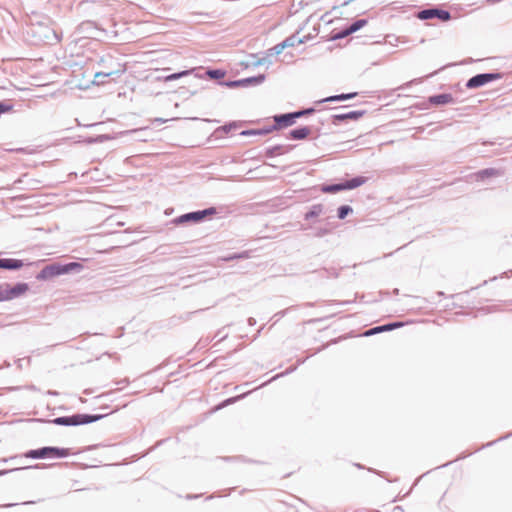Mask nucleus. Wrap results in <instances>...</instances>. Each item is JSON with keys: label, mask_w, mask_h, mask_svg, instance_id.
Masks as SVG:
<instances>
[{"label": "nucleus", "mask_w": 512, "mask_h": 512, "mask_svg": "<svg viewBox=\"0 0 512 512\" xmlns=\"http://www.w3.org/2000/svg\"><path fill=\"white\" fill-rule=\"evenodd\" d=\"M109 415L106 414H89V413H74L72 415L59 416L53 419H35V421L46 422L49 424L65 427H76L81 425H87L97 422L104 417Z\"/></svg>", "instance_id": "f257e3e1"}, {"label": "nucleus", "mask_w": 512, "mask_h": 512, "mask_svg": "<svg viewBox=\"0 0 512 512\" xmlns=\"http://www.w3.org/2000/svg\"><path fill=\"white\" fill-rule=\"evenodd\" d=\"M83 265L80 262L72 261L67 263L53 262L44 266L36 275L39 281L51 280L55 277L66 275L72 272H80Z\"/></svg>", "instance_id": "f03ea898"}, {"label": "nucleus", "mask_w": 512, "mask_h": 512, "mask_svg": "<svg viewBox=\"0 0 512 512\" xmlns=\"http://www.w3.org/2000/svg\"><path fill=\"white\" fill-rule=\"evenodd\" d=\"M217 213L218 209L214 206H211L202 210H195L184 213L180 216L175 217L171 222L176 226L186 224H199L212 219V217L215 216Z\"/></svg>", "instance_id": "7ed1b4c3"}, {"label": "nucleus", "mask_w": 512, "mask_h": 512, "mask_svg": "<svg viewBox=\"0 0 512 512\" xmlns=\"http://www.w3.org/2000/svg\"><path fill=\"white\" fill-rule=\"evenodd\" d=\"M368 181V177L358 175L350 179H342L337 183L322 184L320 191L327 194H335L341 191H348L364 185Z\"/></svg>", "instance_id": "20e7f679"}, {"label": "nucleus", "mask_w": 512, "mask_h": 512, "mask_svg": "<svg viewBox=\"0 0 512 512\" xmlns=\"http://www.w3.org/2000/svg\"><path fill=\"white\" fill-rule=\"evenodd\" d=\"M70 455L69 448H62L56 446H43L37 449H30L25 453V457L31 459H46V458H66Z\"/></svg>", "instance_id": "39448f33"}, {"label": "nucleus", "mask_w": 512, "mask_h": 512, "mask_svg": "<svg viewBox=\"0 0 512 512\" xmlns=\"http://www.w3.org/2000/svg\"><path fill=\"white\" fill-rule=\"evenodd\" d=\"M503 78V73L501 72H485L479 73L471 78H469L465 84L467 89H477L491 83L493 81H497Z\"/></svg>", "instance_id": "423d86ee"}, {"label": "nucleus", "mask_w": 512, "mask_h": 512, "mask_svg": "<svg viewBox=\"0 0 512 512\" xmlns=\"http://www.w3.org/2000/svg\"><path fill=\"white\" fill-rule=\"evenodd\" d=\"M266 79L265 74H258L237 80H223L219 82V85L227 88H246L261 85Z\"/></svg>", "instance_id": "0eeeda50"}, {"label": "nucleus", "mask_w": 512, "mask_h": 512, "mask_svg": "<svg viewBox=\"0 0 512 512\" xmlns=\"http://www.w3.org/2000/svg\"><path fill=\"white\" fill-rule=\"evenodd\" d=\"M416 17L420 20H431L438 19L442 22L449 21L451 19L450 11L441 8L440 6L434 5L425 9H422L416 13Z\"/></svg>", "instance_id": "6e6552de"}, {"label": "nucleus", "mask_w": 512, "mask_h": 512, "mask_svg": "<svg viewBox=\"0 0 512 512\" xmlns=\"http://www.w3.org/2000/svg\"><path fill=\"white\" fill-rule=\"evenodd\" d=\"M2 285L3 301L13 300L25 294L29 290V284L26 282H17L14 285L4 283Z\"/></svg>", "instance_id": "1a4fd4ad"}, {"label": "nucleus", "mask_w": 512, "mask_h": 512, "mask_svg": "<svg viewBox=\"0 0 512 512\" xmlns=\"http://www.w3.org/2000/svg\"><path fill=\"white\" fill-rule=\"evenodd\" d=\"M274 123L271 125L272 131L284 129L292 126L296 122L294 112L276 114L273 116Z\"/></svg>", "instance_id": "9d476101"}, {"label": "nucleus", "mask_w": 512, "mask_h": 512, "mask_svg": "<svg viewBox=\"0 0 512 512\" xmlns=\"http://www.w3.org/2000/svg\"><path fill=\"white\" fill-rule=\"evenodd\" d=\"M366 114V110H352L345 113L334 114L331 116V122L333 125H340L347 121H358Z\"/></svg>", "instance_id": "9b49d317"}, {"label": "nucleus", "mask_w": 512, "mask_h": 512, "mask_svg": "<svg viewBox=\"0 0 512 512\" xmlns=\"http://www.w3.org/2000/svg\"><path fill=\"white\" fill-rule=\"evenodd\" d=\"M403 326L404 323L399 321L385 323L368 329L367 331H365L364 336H372L382 332H389Z\"/></svg>", "instance_id": "f8f14e48"}, {"label": "nucleus", "mask_w": 512, "mask_h": 512, "mask_svg": "<svg viewBox=\"0 0 512 512\" xmlns=\"http://www.w3.org/2000/svg\"><path fill=\"white\" fill-rule=\"evenodd\" d=\"M427 101L432 106H443V105H447V104L456 103V101L451 93L434 94V95L429 96Z\"/></svg>", "instance_id": "ddd939ff"}, {"label": "nucleus", "mask_w": 512, "mask_h": 512, "mask_svg": "<svg viewBox=\"0 0 512 512\" xmlns=\"http://www.w3.org/2000/svg\"><path fill=\"white\" fill-rule=\"evenodd\" d=\"M313 131V126H298L294 129H291L286 138L293 140H304L306 139Z\"/></svg>", "instance_id": "4468645a"}, {"label": "nucleus", "mask_w": 512, "mask_h": 512, "mask_svg": "<svg viewBox=\"0 0 512 512\" xmlns=\"http://www.w3.org/2000/svg\"><path fill=\"white\" fill-rule=\"evenodd\" d=\"M225 75H226V71L224 69L207 68L206 70H204L203 73H196L195 77L200 78V79L209 78L212 80H217L219 83L220 81H223V78L225 77Z\"/></svg>", "instance_id": "2eb2a0df"}, {"label": "nucleus", "mask_w": 512, "mask_h": 512, "mask_svg": "<svg viewBox=\"0 0 512 512\" xmlns=\"http://www.w3.org/2000/svg\"><path fill=\"white\" fill-rule=\"evenodd\" d=\"M295 147V145H282V144H277V145H274V146H270V147H267L265 149V156L267 158H273L277 155H282V154H285V153H288L290 152L291 150H293Z\"/></svg>", "instance_id": "dca6fc26"}, {"label": "nucleus", "mask_w": 512, "mask_h": 512, "mask_svg": "<svg viewBox=\"0 0 512 512\" xmlns=\"http://www.w3.org/2000/svg\"><path fill=\"white\" fill-rule=\"evenodd\" d=\"M24 266V261L15 258H0V269L16 271Z\"/></svg>", "instance_id": "f3484780"}, {"label": "nucleus", "mask_w": 512, "mask_h": 512, "mask_svg": "<svg viewBox=\"0 0 512 512\" xmlns=\"http://www.w3.org/2000/svg\"><path fill=\"white\" fill-rule=\"evenodd\" d=\"M476 181H484L485 179L491 178V177H498L503 175V171L497 168H485L477 171L475 174Z\"/></svg>", "instance_id": "a211bd4d"}, {"label": "nucleus", "mask_w": 512, "mask_h": 512, "mask_svg": "<svg viewBox=\"0 0 512 512\" xmlns=\"http://www.w3.org/2000/svg\"><path fill=\"white\" fill-rule=\"evenodd\" d=\"M357 94H358L357 92H350V93H341V94L331 95L324 99L319 100L317 103L320 104V103H324V102L346 101V100L353 99L354 97L357 96Z\"/></svg>", "instance_id": "6ab92c4d"}, {"label": "nucleus", "mask_w": 512, "mask_h": 512, "mask_svg": "<svg viewBox=\"0 0 512 512\" xmlns=\"http://www.w3.org/2000/svg\"><path fill=\"white\" fill-rule=\"evenodd\" d=\"M240 125H241V123L237 122V121H231V122L225 123L224 125L218 127L214 131V135L216 137H221L223 134H228L232 130L237 129Z\"/></svg>", "instance_id": "aec40b11"}, {"label": "nucleus", "mask_w": 512, "mask_h": 512, "mask_svg": "<svg viewBox=\"0 0 512 512\" xmlns=\"http://www.w3.org/2000/svg\"><path fill=\"white\" fill-rule=\"evenodd\" d=\"M271 125L259 129H247L240 132L241 136H264L272 133Z\"/></svg>", "instance_id": "412c9836"}, {"label": "nucleus", "mask_w": 512, "mask_h": 512, "mask_svg": "<svg viewBox=\"0 0 512 512\" xmlns=\"http://www.w3.org/2000/svg\"><path fill=\"white\" fill-rule=\"evenodd\" d=\"M196 69H189V70H182V71H179V72H175V73H172V74H168V75H165V76H159L157 77L158 80H163L164 82H170V81H175V80H178L182 77H185V76H188L190 74H192Z\"/></svg>", "instance_id": "4be33fe9"}, {"label": "nucleus", "mask_w": 512, "mask_h": 512, "mask_svg": "<svg viewBox=\"0 0 512 512\" xmlns=\"http://www.w3.org/2000/svg\"><path fill=\"white\" fill-rule=\"evenodd\" d=\"M115 137L109 134H101L96 136H88L85 137L82 141L86 144H98V143H104L109 140L114 139Z\"/></svg>", "instance_id": "5701e85b"}, {"label": "nucleus", "mask_w": 512, "mask_h": 512, "mask_svg": "<svg viewBox=\"0 0 512 512\" xmlns=\"http://www.w3.org/2000/svg\"><path fill=\"white\" fill-rule=\"evenodd\" d=\"M323 210H324V206L322 204H314L304 214V219L306 221H309L315 217H318L320 214H322Z\"/></svg>", "instance_id": "b1692460"}, {"label": "nucleus", "mask_w": 512, "mask_h": 512, "mask_svg": "<svg viewBox=\"0 0 512 512\" xmlns=\"http://www.w3.org/2000/svg\"><path fill=\"white\" fill-rule=\"evenodd\" d=\"M251 58L253 59L252 61L242 62L241 64L245 68L258 67V66L263 65L265 63L271 64V61L269 60V58L267 56L266 57H262V58H256V55L252 54Z\"/></svg>", "instance_id": "393cba45"}, {"label": "nucleus", "mask_w": 512, "mask_h": 512, "mask_svg": "<svg viewBox=\"0 0 512 512\" xmlns=\"http://www.w3.org/2000/svg\"><path fill=\"white\" fill-rule=\"evenodd\" d=\"M313 272L318 273L320 277L322 278H338L339 277V270L330 267V268H322L320 270H314Z\"/></svg>", "instance_id": "a878e982"}, {"label": "nucleus", "mask_w": 512, "mask_h": 512, "mask_svg": "<svg viewBox=\"0 0 512 512\" xmlns=\"http://www.w3.org/2000/svg\"><path fill=\"white\" fill-rule=\"evenodd\" d=\"M306 39H307L306 37L299 38L297 36V34H292V35L288 36L287 38H285L283 41H284L285 47L288 48V47H294L299 44H304L306 42Z\"/></svg>", "instance_id": "bb28decb"}, {"label": "nucleus", "mask_w": 512, "mask_h": 512, "mask_svg": "<svg viewBox=\"0 0 512 512\" xmlns=\"http://www.w3.org/2000/svg\"><path fill=\"white\" fill-rule=\"evenodd\" d=\"M368 24V19H365V18H360V19H357L355 21H353L350 25H348V31L353 34L357 31H359L360 29H362L363 27H365L366 25Z\"/></svg>", "instance_id": "cd10ccee"}, {"label": "nucleus", "mask_w": 512, "mask_h": 512, "mask_svg": "<svg viewBox=\"0 0 512 512\" xmlns=\"http://www.w3.org/2000/svg\"><path fill=\"white\" fill-rule=\"evenodd\" d=\"M250 257V251H242L236 253H230L227 256L223 257V260L226 262L240 260V259H248Z\"/></svg>", "instance_id": "c85d7f7f"}, {"label": "nucleus", "mask_w": 512, "mask_h": 512, "mask_svg": "<svg viewBox=\"0 0 512 512\" xmlns=\"http://www.w3.org/2000/svg\"><path fill=\"white\" fill-rule=\"evenodd\" d=\"M78 30L80 33H87V34H89V37H92V35H93L92 30H96V26H95L94 22L86 21V22H82L78 26Z\"/></svg>", "instance_id": "c756f323"}, {"label": "nucleus", "mask_w": 512, "mask_h": 512, "mask_svg": "<svg viewBox=\"0 0 512 512\" xmlns=\"http://www.w3.org/2000/svg\"><path fill=\"white\" fill-rule=\"evenodd\" d=\"M351 35V33L348 31V27L345 26L342 29L339 30H333L331 32V40H341L346 38L347 36Z\"/></svg>", "instance_id": "7c9ffc66"}, {"label": "nucleus", "mask_w": 512, "mask_h": 512, "mask_svg": "<svg viewBox=\"0 0 512 512\" xmlns=\"http://www.w3.org/2000/svg\"><path fill=\"white\" fill-rule=\"evenodd\" d=\"M353 213V208L350 205H341L337 209V217L344 220L349 214Z\"/></svg>", "instance_id": "2f4dec72"}, {"label": "nucleus", "mask_w": 512, "mask_h": 512, "mask_svg": "<svg viewBox=\"0 0 512 512\" xmlns=\"http://www.w3.org/2000/svg\"><path fill=\"white\" fill-rule=\"evenodd\" d=\"M14 109V105L11 100L5 99L0 101V116L8 114L12 112Z\"/></svg>", "instance_id": "473e14b6"}, {"label": "nucleus", "mask_w": 512, "mask_h": 512, "mask_svg": "<svg viewBox=\"0 0 512 512\" xmlns=\"http://www.w3.org/2000/svg\"><path fill=\"white\" fill-rule=\"evenodd\" d=\"M285 44H284V41L276 44L274 47L270 48L267 50V57L269 58L270 56H273V55H279L283 52V50L285 49Z\"/></svg>", "instance_id": "72a5a7b5"}, {"label": "nucleus", "mask_w": 512, "mask_h": 512, "mask_svg": "<svg viewBox=\"0 0 512 512\" xmlns=\"http://www.w3.org/2000/svg\"><path fill=\"white\" fill-rule=\"evenodd\" d=\"M119 71H110V72H96L94 75V82L99 84L103 83V79L109 77L114 74H118Z\"/></svg>", "instance_id": "f704fd0d"}, {"label": "nucleus", "mask_w": 512, "mask_h": 512, "mask_svg": "<svg viewBox=\"0 0 512 512\" xmlns=\"http://www.w3.org/2000/svg\"><path fill=\"white\" fill-rule=\"evenodd\" d=\"M315 108L314 107H308V108H303V109H299L297 111H293L294 112V115H296V120L300 117H304V116H308V115H311L315 112Z\"/></svg>", "instance_id": "c9c22d12"}, {"label": "nucleus", "mask_w": 512, "mask_h": 512, "mask_svg": "<svg viewBox=\"0 0 512 512\" xmlns=\"http://www.w3.org/2000/svg\"><path fill=\"white\" fill-rule=\"evenodd\" d=\"M296 369H297V365L290 366V367H289V368H287L284 372H281V373H279V374L275 375L274 377H272V378L270 379V381H273V380H276V379H278V378H281V377H284V376H286V375H289V374L293 373L294 371H296Z\"/></svg>", "instance_id": "e433bc0d"}, {"label": "nucleus", "mask_w": 512, "mask_h": 512, "mask_svg": "<svg viewBox=\"0 0 512 512\" xmlns=\"http://www.w3.org/2000/svg\"><path fill=\"white\" fill-rule=\"evenodd\" d=\"M512 436V432L508 433V434H505L501 437H499L497 440H494V441H491V442H488L486 443L485 445H483L481 448H485V447H491L493 446L495 443L499 442V441H503V440H506L508 438H510Z\"/></svg>", "instance_id": "4c0bfd02"}, {"label": "nucleus", "mask_w": 512, "mask_h": 512, "mask_svg": "<svg viewBox=\"0 0 512 512\" xmlns=\"http://www.w3.org/2000/svg\"><path fill=\"white\" fill-rule=\"evenodd\" d=\"M224 461H243V462H252V460H247L243 456H226L222 457Z\"/></svg>", "instance_id": "58836bf2"}, {"label": "nucleus", "mask_w": 512, "mask_h": 512, "mask_svg": "<svg viewBox=\"0 0 512 512\" xmlns=\"http://www.w3.org/2000/svg\"><path fill=\"white\" fill-rule=\"evenodd\" d=\"M147 127L145 128H140V129H131V130H127V131H123V132H120V135H126V134H137L143 130H146Z\"/></svg>", "instance_id": "ea45409f"}, {"label": "nucleus", "mask_w": 512, "mask_h": 512, "mask_svg": "<svg viewBox=\"0 0 512 512\" xmlns=\"http://www.w3.org/2000/svg\"><path fill=\"white\" fill-rule=\"evenodd\" d=\"M354 301L355 300L331 301V304H335V305H339V306H344V305L353 303Z\"/></svg>", "instance_id": "a19ab883"}, {"label": "nucleus", "mask_w": 512, "mask_h": 512, "mask_svg": "<svg viewBox=\"0 0 512 512\" xmlns=\"http://www.w3.org/2000/svg\"><path fill=\"white\" fill-rule=\"evenodd\" d=\"M354 0H343L342 3H340L339 5L337 6H334L333 9H336L338 7H344V6H347L348 4H350L351 2H353Z\"/></svg>", "instance_id": "79ce46f5"}, {"label": "nucleus", "mask_w": 512, "mask_h": 512, "mask_svg": "<svg viewBox=\"0 0 512 512\" xmlns=\"http://www.w3.org/2000/svg\"><path fill=\"white\" fill-rule=\"evenodd\" d=\"M499 277H500V278H504V277H506V278H510V277H512V269H510V270H508V271L503 272Z\"/></svg>", "instance_id": "37998d69"}, {"label": "nucleus", "mask_w": 512, "mask_h": 512, "mask_svg": "<svg viewBox=\"0 0 512 512\" xmlns=\"http://www.w3.org/2000/svg\"><path fill=\"white\" fill-rule=\"evenodd\" d=\"M167 122V119H164V118H154L152 120V123H157V124H163V123H166Z\"/></svg>", "instance_id": "c03bdc74"}, {"label": "nucleus", "mask_w": 512, "mask_h": 512, "mask_svg": "<svg viewBox=\"0 0 512 512\" xmlns=\"http://www.w3.org/2000/svg\"><path fill=\"white\" fill-rule=\"evenodd\" d=\"M200 496H201V494H187L186 499L193 500V499L199 498Z\"/></svg>", "instance_id": "a18cd8bd"}, {"label": "nucleus", "mask_w": 512, "mask_h": 512, "mask_svg": "<svg viewBox=\"0 0 512 512\" xmlns=\"http://www.w3.org/2000/svg\"><path fill=\"white\" fill-rule=\"evenodd\" d=\"M221 332V330H218V332L215 335V337H219V341H223L227 337V334L221 335Z\"/></svg>", "instance_id": "49530a36"}, {"label": "nucleus", "mask_w": 512, "mask_h": 512, "mask_svg": "<svg viewBox=\"0 0 512 512\" xmlns=\"http://www.w3.org/2000/svg\"><path fill=\"white\" fill-rule=\"evenodd\" d=\"M245 395H246V394H243V395H241L240 397L228 398V399L225 401V403H232V402H234V401H235L236 399H238V398H243V397H245Z\"/></svg>", "instance_id": "de8ad7c7"}, {"label": "nucleus", "mask_w": 512, "mask_h": 512, "mask_svg": "<svg viewBox=\"0 0 512 512\" xmlns=\"http://www.w3.org/2000/svg\"><path fill=\"white\" fill-rule=\"evenodd\" d=\"M247 322L249 326H254L256 324V319L253 317H249Z\"/></svg>", "instance_id": "09e8293b"}, {"label": "nucleus", "mask_w": 512, "mask_h": 512, "mask_svg": "<svg viewBox=\"0 0 512 512\" xmlns=\"http://www.w3.org/2000/svg\"><path fill=\"white\" fill-rule=\"evenodd\" d=\"M19 469L20 468H15V469H10V470H0V476L5 475V474L15 471V470H19Z\"/></svg>", "instance_id": "8fccbe9b"}, {"label": "nucleus", "mask_w": 512, "mask_h": 512, "mask_svg": "<svg viewBox=\"0 0 512 512\" xmlns=\"http://www.w3.org/2000/svg\"><path fill=\"white\" fill-rule=\"evenodd\" d=\"M312 132H315L316 133V138L319 137L321 135V131H320V128L319 127H314L313 126V131Z\"/></svg>", "instance_id": "3c124183"}, {"label": "nucleus", "mask_w": 512, "mask_h": 512, "mask_svg": "<svg viewBox=\"0 0 512 512\" xmlns=\"http://www.w3.org/2000/svg\"><path fill=\"white\" fill-rule=\"evenodd\" d=\"M309 357H310V356H307V357H306V358H304V359H298V360H297V363H296L297 367H298V366H300V365H302L303 363H305V361H306Z\"/></svg>", "instance_id": "603ef678"}, {"label": "nucleus", "mask_w": 512, "mask_h": 512, "mask_svg": "<svg viewBox=\"0 0 512 512\" xmlns=\"http://www.w3.org/2000/svg\"><path fill=\"white\" fill-rule=\"evenodd\" d=\"M286 313V310L280 311L274 315V317H277L278 319L283 317Z\"/></svg>", "instance_id": "864d4df0"}, {"label": "nucleus", "mask_w": 512, "mask_h": 512, "mask_svg": "<svg viewBox=\"0 0 512 512\" xmlns=\"http://www.w3.org/2000/svg\"><path fill=\"white\" fill-rule=\"evenodd\" d=\"M327 232H328V231H327L326 229H321V230L317 233V235H318V236H323V235L327 234Z\"/></svg>", "instance_id": "5fc2aeb1"}, {"label": "nucleus", "mask_w": 512, "mask_h": 512, "mask_svg": "<svg viewBox=\"0 0 512 512\" xmlns=\"http://www.w3.org/2000/svg\"><path fill=\"white\" fill-rule=\"evenodd\" d=\"M327 346H328V345H323V346H321V347L317 348V350L315 351V354H316V353L321 352V351H322L323 349H325Z\"/></svg>", "instance_id": "6e6d98bb"}, {"label": "nucleus", "mask_w": 512, "mask_h": 512, "mask_svg": "<svg viewBox=\"0 0 512 512\" xmlns=\"http://www.w3.org/2000/svg\"><path fill=\"white\" fill-rule=\"evenodd\" d=\"M487 283H488V280H485V281H483V283H482V284H480V285H479V287H480V286H484V285H486ZM477 288H478V286H477V287H474V289H477ZM471 289L473 290V288H471Z\"/></svg>", "instance_id": "4d7b16f0"}, {"label": "nucleus", "mask_w": 512, "mask_h": 512, "mask_svg": "<svg viewBox=\"0 0 512 512\" xmlns=\"http://www.w3.org/2000/svg\"><path fill=\"white\" fill-rule=\"evenodd\" d=\"M437 295H438L439 297H444V296H445V293H444L443 291H438V292H437Z\"/></svg>", "instance_id": "13d9d810"}, {"label": "nucleus", "mask_w": 512, "mask_h": 512, "mask_svg": "<svg viewBox=\"0 0 512 512\" xmlns=\"http://www.w3.org/2000/svg\"><path fill=\"white\" fill-rule=\"evenodd\" d=\"M120 383L122 384H128L129 383V380L127 378L123 379Z\"/></svg>", "instance_id": "bf43d9fd"}, {"label": "nucleus", "mask_w": 512, "mask_h": 512, "mask_svg": "<svg viewBox=\"0 0 512 512\" xmlns=\"http://www.w3.org/2000/svg\"><path fill=\"white\" fill-rule=\"evenodd\" d=\"M53 34H54L55 39H56L57 41H60V39H61V38L57 35V33H56V32H53Z\"/></svg>", "instance_id": "052dcab7"}, {"label": "nucleus", "mask_w": 512, "mask_h": 512, "mask_svg": "<svg viewBox=\"0 0 512 512\" xmlns=\"http://www.w3.org/2000/svg\"><path fill=\"white\" fill-rule=\"evenodd\" d=\"M394 509H395V510H399V511H403V509H402V507H401V506H396Z\"/></svg>", "instance_id": "680f3d73"}, {"label": "nucleus", "mask_w": 512, "mask_h": 512, "mask_svg": "<svg viewBox=\"0 0 512 512\" xmlns=\"http://www.w3.org/2000/svg\"><path fill=\"white\" fill-rule=\"evenodd\" d=\"M393 293H394L395 295H397V294L399 293V289L395 288V289L393 290Z\"/></svg>", "instance_id": "e2e57ef3"}, {"label": "nucleus", "mask_w": 512, "mask_h": 512, "mask_svg": "<svg viewBox=\"0 0 512 512\" xmlns=\"http://www.w3.org/2000/svg\"><path fill=\"white\" fill-rule=\"evenodd\" d=\"M33 503H34V501H26L23 504L28 505V504H33Z\"/></svg>", "instance_id": "0e129e2a"}, {"label": "nucleus", "mask_w": 512, "mask_h": 512, "mask_svg": "<svg viewBox=\"0 0 512 512\" xmlns=\"http://www.w3.org/2000/svg\"><path fill=\"white\" fill-rule=\"evenodd\" d=\"M98 124H99V123H92V124L87 125V127L96 126V125H98Z\"/></svg>", "instance_id": "69168bd1"}, {"label": "nucleus", "mask_w": 512, "mask_h": 512, "mask_svg": "<svg viewBox=\"0 0 512 512\" xmlns=\"http://www.w3.org/2000/svg\"><path fill=\"white\" fill-rule=\"evenodd\" d=\"M355 466H356L357 468H359V469H362V468H363V466H362L361 464H355Z\"/></svg>", "instance_id": "338daca9"}, {"label": "nucleus", "mask_w": 512, "mask_h": 512, "mask_svg": "<svg viewBox=\"0 0 512 512\" xmlns=\"http://www.w3.org/2000/svg\"><path fill=\"white\" fill-rule=\"evenodd\" d=\"M497 278H498V276H494V277L490 278V279H489V281H494V280H496Z\"/></svg>", "instance_id": "774afa93"}]
</instances>
